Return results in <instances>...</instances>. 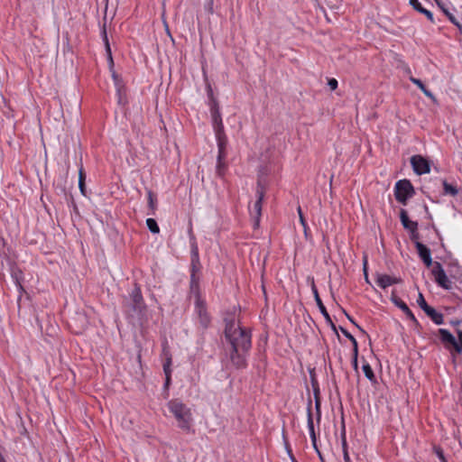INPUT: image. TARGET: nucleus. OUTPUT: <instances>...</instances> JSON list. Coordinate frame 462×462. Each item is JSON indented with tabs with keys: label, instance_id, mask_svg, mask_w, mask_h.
<instances>
[{
	"label": "nucleus",
	"instance_id": "nucleus-1",
	"mask_svg": "<svg viewBox=\"0 0 462 462\" xmlns=\"http://www.w3.org/2000/svg\"><path fill=\"white\" fill-rule=\"evenodd\" d=\"M224 340L223 344L226 363V369L230 367L236 370H244L248 366L247 357L252 348V333L247 328H243L236 321L234 313H226L224 317Z\"/></svg>",
	"mask_w": 462,
	"mask_h": 462
},
{
	"label": "nucleus",
	"instance_id": "nucleus-2",
	"mask_svg": "<svg viewBox=\"0 0 462 462\" xmlns=\"http://www.w3.org/2000/svg\"><path fill=\"white\" fill-rule=\"evenodd\" d=\"M124 308L128 318L133 320L140 321L144 317L147 307L139 284H134L129 297L125 299Z\"/></svg>",
	"mask_w": 462,
	"mask_h": 462
},
{
	"label": "nucleus",
	"instance_id": "nucleus-3",
	"mask_svg": "<svg viewBox=\"0 0 462 462\" xmlns=\"http://www.w3.org/2000/svg\"><path fill=\"white\" fill-rule=\"evenodd\" d=\"M167 407L178 421V426L183 430H189L192 421L190 409L180 399H172L168 402Z\"/></svg>",
	"mask_w": 462,
	"mask_h": 462
},
{
	"label": "nucleus",
	"instance_id": "nucleus-4",
	"mask_svg": "<svg viewBox=\"0 0 462 462\" xmlns=\"http://www.w3.org/2000/svg\"><path fill=\"white\" fill-rule=\"evenodd\" d=\"M209 111L217 143H228L225 133L219 104L214 102L213 106H209Z\"/></svg>",
	"mask_w": 462,
	"mask_h": 462
},
{
	"label": "nucleus",
	"instance_id": "nucleus-5",
	"mask_svg": "<svg viewBox=\"0 0 462 462\" xmlns=\"http://www.w3.org/2000/svg\"><path fill=\"white\" fill-rule=\"evenodd\" d=\"M415 195V189L410 180L402 179L398 180L394 186L395 199L406 206L408 200Z\"/></svg>",
	"mask_w": 462,
	"mask_h": 462
},
{
	"label": "nucleus",
	"instance_id": "nucleus-6",
	"mask_svg": "<svg viewBox=\"0 0 462 462\" xmlns=\"http://www.w3.org/2000/svg\"><path fill=\"white\" fill-rule=\"evenodd\" d=\"M457 333L458 341L448 329H438V335L444 346L448 350L453 348L457 353L460 354L462 352V329H457Z\"/></svg>",
	"mask_w": 462,
	"mask_h": 462
},
{
	"label": "nucleus",
	"instance_id": "nucleus-7",
	"mask_svg": "<svg viewBox=\"0 0 462 462\" xmlns=\"http://www.w3.org/2000/svg\"><path fill=\"white\" fill-rule=\"evenodd\" d=\"M266 189H267V182H266L265 179L262 176H258L257 182H256V190H255L256 200L254 204V210L256 213V223H255L256 225H258L259 217L262 215V206H263V199L265 196Z\"/></svg>",
	"mask_w": 462,
	"mask_h": 462
},
{
	"label": "nucleus",
	"instance_id": "nucleus-8",
	"mask_svg": "<svg viewBox=\"0 0 462 462\" xmlns=\"http://www.w3.org/2000/svg\"><path fill=\"white\" fill-rule=\"evenodd\" d=\"M311 291H312V293H313V296H314V299H315V301L317 303V306L320 311V313L322 314V316L324 317L327 324L330 327V328L337 334L338 339H340V336L337 332V328L336 327V325L334 324V322L332 321L331 318H330V315L328 314L325 305L323 304L320 297H319V291H318V289H317V286L315 284V282H314V279L312 278L311 279Z\"/></svg>",
	"mask_w": 462,
	"mask_h": 462
},
{
	"label": "nucleus",
	"instance_id": "nucleus-9",
	"mask_svg": "<svg viewBox=\"0 0 462 462\" xmlns=\"http://www.w3.org/2000/svg\"><path fill=\"white\" fill-rule=\"evenodd\" d=\"M431 273L435 278V282H437V284L439 287H441L445 290H450L452 288V282L448 278L440 263H439V262L434 263Z\"/></svg>",
	"mask_w": 462,
	"mask_h": 462
},
{
	"label": "nucleus",
	"instance_id": "nucleus-10",
	"mask_svg": "<svg viewBox=\"0 0 462 462\" xmlns=\"http://www.w3.org/2000/svg\"><path fill=\"white\" fill-rule=\"evenodd\" d=\"M413 171L417 175H422L430 171V162L422 155H412L410 159Z\"/></svg>",
	"mask_w": 462,
	"mask_h": 462
},
{
	"label": "nucleus",
	"instance_id": "nucleus-11",
	"mask_svg": "<svg viewBox=\"0 0 462 462\" xmlns=\"http://www.w3.org/2000/svg\"><path fill=\"white\" fill-rule=\"evenodd\" d=\"M226 146L227 143H217L218 152L217 157L216 173L219 177H223L225 175V171L226 169V164L225 162L226 157Z\"/></svg>",
	"mask_w": 462,
	"mask_h": 462
},
{
	"label": "nucleus",
	"instance_id": "nucleus-12",
	"mask_svg": "<svg viewBox=\"0 0 462 462\" xmlns=\"http://www.w3.org/2000/svg\"><path fill=\"white\" fill-rule=\"evenodd\" d=\"M195 310L198 314L200 326L204 329L208 328L210 325L211 318L207 310L206 301H202L199 304L195 303Z\"/></svg>",
	"mask_w": 462,
	"mask_h": 462
},
{
	"label": "nucleus",
	"instance_id": "nucleus-13",
	"mask_svg": "<svg viewBox=\"0 0 462 462\" xmlns=\"http://www.w3.org/2000/svg\"><path fill=\"white\" fill-rule=\"evenodd\" d=\"M391 300L396 307L401 309L407 316V318L411 319L416 326L420 325L418 319L415 318L408 305L395 294L394 291L392 292Z\"/></svg>",
	"mask_w": 462,
	"mask_h": 462
},
{
	"label": "nucleus",
	"instance_id": "nucleus-14",
	"mask_svg": "<svg viewBox=\"0 0 462 462\" xmlns=\"http://www.w3.org/2000/svg\"><path fill=\"white\" fill-rule=\"evenodd\" d=\"M417 253L423 263L429 268L434 264L431 258L430 249L422 243H417Z\"/></svg>",
	"mask_w": 462,
	"mask_h": 462
},
{
	"label": "nucleus",
	"instance_id": "nucleus-15",
	"mask_svg": "<svg viewBox=\"0 0 462 462\" xmlns=\"http://www.w3.org/2000/svg\"><path fill=\"white\" fill-rule=\"evenodd\" d=\"M307 424H308V429H309L311 443L315 444L316 432H315V429H314V421H313V414H312V400H311L310 396L309 397L308 403H307Z\"/></svg>",
	"mask_w": 462,
	"mask_h": 462
},
{
	"label": "nucleus",
	"instance_id": "nucleus-16",
	"mask_svg": "<svg viewBox=\"0 0 462 462\" xmlns=\"http://www.w3.org/2000/svg\"><path fill=\"white\" fill-rule=\"evenodd\" d=\"M401 282V278L392 277L388 274H376L375 282L380 288L383 290L393 284L400 283Z\"/></svg>",
	"mask_w": 462,
	"mask_h": 462
},
{
	"label": "nucleus",
	"instance_id": "nucleus-17",
	"mask_svg": "<svg viewBox=\"0 0 462 462\" xmlns=\"http://www.w3.org/2000/svg\"><path fill=\"white\" fill-rule=\"evenodd\" d=\"M400 221H401L403 228L409 232L413 229H418V226H419L418 222L411 220L408 216L407 210H405L403 208H402L400 210Z\"/></svg>",
	"mask_w": 462,
	"mask_h": 462
},
{
	"label": "nucleus",
	"instance_id": "nucleus-18",
	"mask_svg": "<svg viewBox=\"0 0 462 462\" xmlns=\"http://www.w3.org/2000/svg\"><path fill=\"white\" fill-rule=\"evenodd\" d=\"M313 395L315 402L316 421L318 425H319L321 420V398L319 387L317 389H313Z\"/></svg>",
	"mask_w": 462,
	"mask_h": 462
},
{
	"label": "nucleus",
	"instance_id": "nucleus-19",
	"mask_svg": "<svg viewBox=\"0 0 462 462\" xmlns=\"http://www.w3.org/2000/svg\"><path fill=\"white\" fill-rule=\"evenodd\" d=\"M425 314L436 324L441 325L444 323L443 314L437 311L433 307H430L425 311Z\"/></svg>",
	"mask_w": 462,
	"mask_h": 462
},
{
	"label": "nucleus",
	"instance_id": "nucleus-20",
	"mask_svg": "<svg viewBox=\"0 0 462 462\" xmlns=\"http://www.w3.org/2000/svg\"><path fill=\"white\" fill-rule=\"evenodd\" d=\"M410 80L415 85L417 86L421 91L422 93L430 97V99H432L433 101H436V98H435V96L433 95V93L425 86V84L419 79H416V78H413V77H411L410 78Z\"/></svg>",
	"mask_w": 462,
	"mask_h": 462
},
{
	"label": "nucleus",
	"instance_id": "nucleus-21",
	"mask_svg": "<svg viewBox=\"0 0 462 462\" xmlns=\"http://www.w3.org/2000/svg\"><path fill=\"white\" fill-rule=\"evenodd\" d=\"M11 277H12V280L14 281L15 285L20 284V283H23V282H24L23 273L16 265H13L11 267Z\"/></svg>",
	"mask_w": 462,
	"mask_h": 462
},
{
	"label": "nucleus",
	"instance_id": "nucleus-22",
	"mask_svg": "<svg viewBox=\"0 0 462 462\" xmlns=\"http://www.w3.org/2000/svg\"><path fill=\"white\" fill-rule=\"evenodd\" d=\"M443 195L456 197L458 194V189L456 185L448 183L446 180H442Z\"/></svg>",
	"mask_w": 462,
	"mask_h": 462
},
{
	"label": "nucleus",
	"instance_id": "nucleus-23",
	"mask_svg": "<svg viewBox=\"0 0 462 462\" xmlns=\"http://www.w3.org/2000/svg\"><path fill=\"white\" fill-rule=\"evenodd\" d=\"M147 198H148V208L151 210V212L148 214L154 215V212L157 208L156 195L151 189H147Z\"/></svg>",
	"mask_w": 462,
	"mask_h": 462
},
{
	"label": "nucleus",
	"instance_id": "nucleus-24",
	"mask_svg": "<svg viewBox=\"0 0 462 462\" xmlns=\"http://www.w3.org/2000/svg\"><path fill=\"white\" fill-rule=\"evenodd\" d=\"M189 294L195 297V303H201L205 301L201 298L200 285L199 284H189Z\"/></svg>",
	"mask_w": 462,
	"mask_h": 462
},
{
	"label": "nucleus",
	"instance_id": "nucleus-25",
	"mask_svg": "<svg viewBox=\"0 0 462 462\" xmlns=\"http://www.w3.org/2000/svg\"><path fill=\"white\" fill-rule=\"evenodd\" d=\"M362 369H363V372H364L365 377L371 383H375L376 382V377L374 375V373L371 365L367 362L363 365Z\"/></svg>",
	"mask_w": 462,
	"mask_h": 462
},
{
	"label": "nucleus",
	"instance_id": "nucleus-26",
	"mask_svg": "<svg viewBox=\"0 0 462 462\" xmlns=\"http://www.w3.org/2000/svg\"><path fill=\"white\" fill-rule=\"evenodd\" d=\"M190 245V259H199V246L196 236H192L189 242Z\"/></svg>",
	"mask_w": 462,
	"mask_h": 462
},
{
	"label": "nucleus",
	"instance_id": "nucleus-27",
	"mask_svg": "<svg viewBox=\"0 0 462 462\" xmlns=\"http://www.w3.org/2000/svg\"><path fill=\"white\" fill-rule=\"evenodd\" d=\"M101 35H102L103 41H104L105 45H106V51L107 52L109 61L113 65V58H112L111 49H110V45H109V42H108L107 33H106V25L105 24H104L103 29L101 31Z\"/></svg>",
	"mask_w": 462,
	"mask_h": 462
},
{
	"label": "nucleus",
	"instance_id": "nucleus-28",
	"mask_svg": "<svg viewBox=\"0 0 462 462\" xmlns=\"http://www.w3.org/2000/svg\"><path fill=\"white\" fill-rule=\"evenodd\" d=\"M340 438H341L343 457H345V454H348V445H347V442H346V427H345L344 420H342V428H341V432H340Z\"/></svg>",
	"mask_w": 462,
	"mask_h": 462
},
{
	"label": "nucleus",
	"instance_id": "nucleus-29",
	"mask_svg": "<svg viewBox=\"0 0 462 462\" xmlns=\"http://www.w3.org/2000/svg\"><path fill=\"white\" fill-rule=\"evenodd\" d=\"M165 356H166V358L163 363V372H164L165 376H167V375L171 376V363H172L171 355L169 352H166Z\"/></svg>",
	"mask_w": 462,
	"mask_h": 462
},
{
	"label": "nucleus",
	"instance_id": "nucleus-30",
	"mask_svg": "<svg viewBox=\"0 0 462 462\" xmlns=\"http://www.w3.org/2000/svg\"><path fill=\"white\" fill-rule=\"evenodd\" d=\"M116 97H117V103L119 105L125 106L127 103L126 98V93H125V87L116 88Z\"/></svg>",
	"mask_w": 462,
	"mask_h": 462
},
{
	"label": "nucleus",
	"instance_id": "nucleus-31",
	"mask_svg": "<svg viewBox=\"0 0 462 462\" xmlns=\"http://www.w3.org/2000/svg\"><path fill=\"white\" fill-rule=\"evenodd\" d=\"M146 226L151 233L152 234H158L160 232V227L157 224V221L154 218H147L146 219Z\"/></svg>",
	"mask_w": 462,
	"mask_h": 462
},
{
	"label": "nucleus",
	"instance_id": "nucleus-32",
	"mask_svg": "<svg viewBox=\"0 0 462 462\" xmlns=\"http://www.w3.org/2000/svg\"><path fill=\"white\" fill-rule=\"evenodd\" d=\"M201 263L199 259H190L189 273L199 274L201 270Z\"/></svg>",
	"mask_w": 462,
	"mask_h": 462
},
{
	"label": "nucleus",
	"instance_id": "nucleus-33",
	"mask_svg": "<svg viewBox=\"0 0 462 462\" xmlns=\"http://www.w3.org/2000/svg\"><path fill=\"white\" fill-rule=\"evenodd\" d=\"M112 79L116 88H122L125 87V83L120 75H118L115 70H112Z\"/></svg>",
	"mask_w": 462,
	"mask_h": 462
},
{
	"label": "nucleus",
	"instance_id": "nucleus-34",
	"mask_svg": "<svg viewBox=\"0 0 462 462\" xmlns=\"http://www.w3.org/2000/svg\"><path fill=\"white\" fill-rule=\"evenodd\" d=\"M298 213H299V217H300V222L303 227L305 237L308 238V232L310 230V227L305 220V217L302 214L300 207L298 208Z\"/></svg>",
	"mask_w": 462,
	"mask_h": 462
},
{
	"label": "nucleus",
	"instance_id": "nucleus-35",
	"mask_svg": "<svg viewBox=\"0 0 462 462\" xmlns=\"http://www.w3.org/2000/svg\"><path fill=\"white\" fill-rule=\"evenodd\" d=\"M445 14L448 18V20L458 29L459 32L462 33V24L458 22V20L455 17L453 14L445 10Z\"/></svg>",
	"mask_w": 462,
	"mask_h": 462
},
{
	"label": "nucleus",
	"instance_id": "nucleus-36",
	"mask_svg": "<svg viewBox=\"0 0 462 462\" xmlns=\"http://www.w3.org/2000/svg\"><path fill=\"white\" fill-rule=\"evenodd\" d=\"M417 303L424 312L431 307L426 302L424 296L421 292H420L418 295Z\"/></svg>",
	"mask_w": 462,
	"mask_h": 462
},
{
	"label": "nucleus",
	"instance_id": "nucleus-37",
	"mask_svg": "<svg viewBox=\"0 0 462 462\" xmlns=\"http://www.w3.org/2000/svg\"><path fill=\"white\" fill-rule=\"evenodd\" d=\"M17 290H18V297H17V306H18V309L21 308V300H22V298H23V294H27L24 287H23V283H20V284H17L15 285Z\"/></svg>",
	"mask_w": 462,
	"mask_h": 462
},
{
	"label": "nucleus",
	"instance_id": "nucleus-38",
	"mask_svg": "<svg viewBox=\"0 0 462 462\" xmlns=\"http://www.w3.org/2000/svg\"><path fill=\"white\" fill-rule=\"evenodd\" d=\"M410 233V238L414 243L415 247L417 246V243L420 242V234L418 232V229H413L409 232Z\"/></svg>",
	"mask_w": 462,
	"mask_h": 462
},
{
	"label": "nucleus",
	"instance_id": "nucleus-39",
	"mask_svg": "<svg viewBox=\"0 0 462 462\" xmlns=\"http://www.w3.org/2000/svg\"><path fill=\"white\" fill-rule=\"evenodd\" d=\"M208 106H213V103H218L217 99L214 97L213 90L210 86L208 87Z\"/></svg>",
	"mask_w": 462,
	"mask_h": 462
},
{
	"label": "nucleus",
	"instance_id": "nucleus-40",
	"mask_svg": "<svg viewBox=\"0 0 462 462\" xmlns=\"http://www.w3.org/2000/svg\"><path fill=\"white\" fill-rule=\"evenodd\" d=\"M434 451H435L437 457H439V459L440 460V462L448 461L444 455L443 449L440 447H434Z\"/></svg>",
	"mask_w": 462,
	"mask_h": 462
},
{
	"label": "nucleus",
	"instance_id": "nucleus-41",
	"mask_svg": "<svg viewBox=\"0 0 462 462\" xmlns=\"http://www.w3.org/2000/svg\"><path fill=\"white\" fill-rule=\"evenodd\" d=\"M213 5H214V0H206L205 1L204 7H205V10L208 14H213L214 13Z\"/></svg>",
	"mask_w": 462,
	"mask_h": 462
},
{
	"label": "nucleus",
	"instance_id": "nucleus-42",
	"mask_svg": "<svg viewBox=\"0 0 462 462\" xmlns=\"http://www.w3.org/2000/svg\"><path fill=\"white\" fill-rule=\"evenodd\" d=\"M420 14H424L428 18L429 21H430L431 23H434L433 14L430 10H428L426 8L420 9Z\"/></svg>",
	"mask_w": 462,
	"mask_h": 462
},
{
	"label": "nucleus",
	"instance_id": "nucleus-43",
	"mask_svg": "<svg viewBox=\"0 0 462 462\" xmlns=\"http://www.w3.org/2000/svg\"><path fill=\"white\" fill-rule=\"evenodd\" d=\"M199 283H200V276L199 274L190 273L189 284H199Z\"/></svg>",
	"mask_w": 462,
	"mask_h": 462
},
{
	"label": "nucleus",
	"instance_id": "nucleus-44",
	"mask_svg": "<svg viewBox=\"0 0 462 462\" xmlns=\"http://www.w3.org/2000/svg\"><path fill=\"white\" fill-rule=\"evenodd\" d=\"M410 5L412 6L414 10L420 13V9H423L424 7L419 2V0H410Z\"/></svg>",
	"mask_w": 462,
	"mask_h": 462
},
{
	"label": "nucleus",
	"instance_id": "nucleus-45",
	"mask_svg": "<svg viewBox=\"0 0 462 462\" xmlns=\"http://www.w3.org/2000/svg\"><path fill=\"white\" fill-rule=\"evenodd\" d=\"M83 182H86V173L83 167L81 166L79 170V183Z\"/></svg>",
	"mask_w": 462,
	"mask_h": 462
},
{
	"label": "nucleus",
	"instance_id": "nucleus-46",
	"mask_svg": "<svg viewBox=\"0 0 462 462\" xmlns=\"http://www.w3.org/2000/svg\"><path fill=\"white\" fill-rule=\"evenodd\" d=\"M337 80L336 79H328V86L331 90H335L337 88Z\"/></svg>",
	"mask_w": 462,
	"mask_h": 462
},
{
	"label": "nucleus",
	"instance_id": "nucleus-47",
	"mask_svg": "<svg viewBox=\"0 0 462 462\" xmlns=\"http://www.w3.org/2000/svg\"><path fill=\"white\" fill-rule=\"evenodd\" d=\"M310 383H311L312 390L319 387V382L314 374H310Z\"/></svg>",
	"mask_w": 462,
	"mask_h": 462
},
{
	"label": "nucleus",
	"instance_id": "nucleus-48",
	"mask_svg": "<svg viewBox=\"0 0 462 462\" xmlns=\"http://www.w3.org/2000/svg\"><path fill=\"white\" fill-rule=\"evenodd\" d=\"M285 447H286V449H287V452H288V455L289 457H291V461L292 462H298L296 460V458L294 457L293 454H292V451L291 449V447H290V444L288 443V441L285 439Z\"/></svg>",
	"mask_w": 462,
	"mask_h": 462
},
{
	"label": "nucleus",
	"instance_id": "nucleus-49",
	"mask_svg": "<svg viewBox=\"0 0 462 462\" xmlns=\"http://www.w3.org/2000/svg\"><path fill=\"white\" fill-rule=\"evenodd\" d=\"M285 447H286V449H287V452H288V455L289 457H291V461L292 462H298L296 460V458L294 457L293 454H292V451L291 449V447H290V444L288 443V441L285 439Z\"/></svg>",
	"mask_w": 462,
	"mask_h": 462
},
{
	"label": "nucleus",
	"instance_id": "nucleus-50",
	"mask_svg": "<svg viewBox=\"0 0 462 462\" xmlns=\"http://www.w3.org/2000/svg\"><path fill=\"white\" fill-rule=\"evenodd\" d=\"M344 312H345L346 318L349 319V321L351 323H353L363 334H365V331L357 323H356L354 319L351 316H349L346 311H344Z\"/></svg>",
	"mask_w": 462,
	"mask_h": 462
},
{
	"label": "nucleus",
	"instance_id": "nucleus-51",
	"mask_svg": "<svg viewBox=\"0 0 462 462\" xmlns=\"http://www.w3.org/2000/svg\"><path fill=\"white\" fill-rule=\"evenodd\" d=\"M79 188L83 196H87L86 182L79 183Z\"/></svg>",
	"mask_w": 462,
	"mask_h": 462
},
{
	"label": "nucleus",
	"instance_id": "nucleus-52",
	"mask_svg": "<svg viewBox=\"0 0 462 462\" xmlns=\"http://www.w3.org/2000/svg\"><path fill=\"white\" fill-rule=\"evenodd\" d=\"M338 328H339V330L342 332V334H343L346 338H348V339H349V338L351 337V336H353V335H352L351 333H349V332H348L345 328H343V327H341V326H340Z\"/></svg>",
	"mask_w": 462,
	"mask_h": 462
},
{
	"label": "nucleus",
	"instance_id": "nucleus-53",
	"mask_svg": "<svg viewBox=\"0 0 462 462\" xmlns=\"http://www.w3.org/2000/svg\"><path fill=\"white\" fill-rule=\"evenodd\" d=\"M171 375L165 376L164 388L168 389L170 384H171Z\"/></svg>",
	"mask_w": 462,
	"mask_h": 462
},
{
	"label": "nucleus",
	"instance_id": "nucleus-54",
	"mask_svg": "<svg viewBox=\"0 0 462 462\" xmlns=\"http://www.w3.org/2000/svg\"><path fill=\"white\" fill-rule=\"evenodd\" d=\"M352 365H353L355 370L358 369L357 357H353L352 358Z\"/></svg>",
	"mask_w": 462,
	"mask_h": 462
},
{
	"label": "nucleus",
	"instance_id": "nucleus-55",
	"mask_svg": "<svg viewBox=\"0 0 462 462\" xmlns=\"http://www.w3.org/2000/svg\"><path fill=\"white\" fill-rule=\"evenodd\" d=\"M363 271H364V275H365V273H367V260H366V257L364 258Z\"/></svg>",
	"mask_w": 462,
	"mask_h": 462
},
{
	"label": "nucleus",
	"instance_id": "nucleus-56",
	"mask_svg": "<svg viewBox=\"0 0 462 462\" xmlns=\"http://www.w3.org/2000/svg\"><path fill=\"white\" fill-rule=\"evenodd\" d=\"M358 356V345H356L355 347H353V357Z\"/></svg>",
	"mask_w": 462,
	"mask_h": 462
},
{
	"label": "nucleus",
	"instance_id": "nucleus-57",
	"mask_svg": "<svg viewBox=\"0 0 462 462\" xmlns=\"http://www.w3.org/2000/svg\"><path fill=\"white\" fill-rule=\"evenodd\" d=\"M344 457L345 462H351L349 454H345V457Z\"/></svg>",
	"mask_w": 462,
	"mask_h": 462
},
{
	"label": "nucleus",
	"instance_id": "nucleus-58",
	"mask_svg": "<svg viewBox=\"0 0 462 462\" xmlns=\"http://www.w3.org/2000/svg\"><path fill=\"white\" fill-rule=\"evenodd\" d=\"M192 236H195V235L193 234L192 227L190 226L189 229V240L191 239Z\"/></svg>",
	"mask_w": 462,
	"mask_h": 462
},
{
	"label": "nucleus",
	"instance_id": "nucleus-59",
	"mask_svg": "<svg viewBox=\"0 0 462 462\" xmlns=\"http://www.w3.org/2000/svg\"><path fill=\"white\" fill-rule=\"evenodd\" d=\"M460 323H461V320H458V319H457V320H452V321H451V324H452L453 326H458Z\"/></svg>",
	"mask_w": 462,
	"mask_h": 462
},
{
	"label": "nucleus",
	"instance_id": "nucleus-60",
	"mask_svg": "<svg viewBox=\"0 0 462 462\" xmlns=\"http://www.w3.org/2000/svg\"><path fill=\"white\" fill-rule=\"evenodd\" d=\"M349 340L351 341V343H355V346H356V345H358V344H357V341H356V339L355 338V337H354V336H351V337L349 338Z\"/></svg>",
	"mask_w": 462,
	"mask_h": 462
},
{
	"label": "nucleus",
	"instance_id": "nucleus-61",
	"mask_svg": "<svg viewBox=\"0 0 462 462\" xmlns=\"http://www.w3.org/2000/svg\"><path fill=\"white\" fill-rule=\"evenodd\" d=\"M317 454H318V456H319V459H320L321 461H324V458H323V457H322V454H321V452H320L319 450V451H317Z\"/></svg>",
	"mask_w": 462,
	"mask_h": 462
},
{
	"label": "nucleus",
	"instance_id": "nucleus-62",
	"mask_svg": "<svg viewBox=\"0 0 462 462\" xmlns=\"http://www.w3.org/2000/svg\"><path fill=\"white\" fill-rule=\"evenodd\" d=\"M312 446H313L314 449L316 450V452L319 450L318 446H317V439L315 440V444L312 443Z\"/></svg>",
	"mask_w": 462,
	"mask_h": 462
},
{
	"label": "nucleus",
	"instance_id": "nucleus-63",
	"mask_svg": "<svg viewBox=\"0 0 462 462\" xmlns=\"http://www.w3.org/2000/svg\"><path fill=\"white\" fill-rule=\"evenodd\" d=\"M365 282L369 283V280H368V273H365Z\"/></svg>",
	"mask_w": 462,
	"mask_h": 462
},
{
	"label": "nucleus",
	"instance_id": "nucleus-64",
	"mask_svg": "<svg viewBox=\"0 0 462 462\" xmlns=\"http://www.w3.org/2000/svg\"><path fill=\"white\" fill-rule=\"evenodd\" d=\"M424 209L428 212L429 211V208H428V206L427 205H424Z\"/></svg>",
	"mask_w": 462,
	"mask_h": 462
}]
</instances>
